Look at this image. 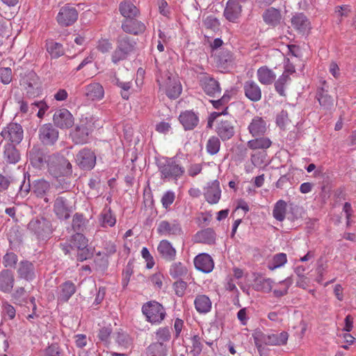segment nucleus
Returning a JSON list of instances; mask_svg holds the SVG:
<instances>
[{"label":"nucleus","mask_w":356,"mask_h":356,"mask_svg":"<svg viewBox=\"0 0 356 356\" xmlns=\"http://www.w3.org/2000/svg\"><path fill=\"white\" fill-rule=\"evenodd\" d=\"M85 94L88 99L97 101L104 97V90L99 83H92L86 86Z\"/></svg>","instance_id":"30"},{"label":"nucleus","mask_w":356,"mask_h":356,"mask_svg":"<svg viewBox=\"0 0 356 356\" xmlns=\"http://www.w3.org/2000/svg\"><path fill=\"white\" fill-rule=\"evenodd\" d=\"M28 294L23 287L17 288L12 295L14 302L19 305H23L27 303Z\"/></svg>","instance_id":"50"},{"label":"nucleus","mask_w":356,"mask_h":356,"mask_svg":"<svg viewBox=\"0 0 356 356\" xmlns=\"http://www.w3.org/2000/svg\"><path fill=\"white\" fill-rule=\"evenodd\" d=\"M236 121L232 116H225L218 121L216 131L222 140H227L235 134Z\"/></svg>","instance_id":"8"},{"label":"nucleus","mask_w":356,"mask_h":356,"mask_svg":"<svg viewBox=\"0 0 356 356\" xmlns=\"http://www.w3.org/2000/svg\"><path fill=\"white\" fill-rule=\"evenodd\" d=\"M220 148V139L215 136L210 137L206 145L207 152L210 155L216 154Z\"/></svg>","instance_id":"49"},{"label":"nucleus","mask_w":356,"mask_h":356,"mask_svg":"<svg viewBox=\"0 0 356 356\" xmlns=\"http://www.w3.org/2000/svg\"><path fill=\"white\" fill-rule=\"evenodd\" d=\"M273 282L270 278H257L254 280V289L257 291L268 293L272 290Z\"/></svg>","instance_id":"45"},{"label":"nucleus","mask_w":356,"mask_h":356,"mask_svg":"<svg viewBox=\"0 0 356 356\" xmlns=\"http://www.w3.org/2000/svg\"><path fill=\"white\" fill-rule=\"evenodd\" d=\"M78 18L76 8L69 4L63 6L56 17L58 23L62 26H68L73 24Z\"/></svg>","instance_id":"13"},{"label":"nucleus","mask_w":356,"mask_h":356,"mask_svg":"<svg viewBox=\"0 0 356 356\" xmlns=\"http://www.w3.org/2000/svg\"><path fill=\"white\" fill-rule=\"evenodd\" d=\"M196 243L213 244L216 241V234L212 229L207 228L198 232L195 236Z\"/></svg>","instance_id":"36"},{"label":"nucleus","mask_w":356,"mask_h":356,"mask_svg":"<svg viewBox=\"0 0 356 356\" xmlns=\"http://www.w3.org/2000/svg\"><path fill=\"white\" fill-rule=\"evenodd\" d=\"M44 227H48V222L44 219H33L28 224V228L38 234L44 231Z\"/></svg>","instance_id":"48"},{"label":"nucleus","mask_w":356,"mask_h":356,"mask_svg":"<svg viewBox=\"0 0 356 356\" xmlns=\"http://www.w3.org/2000/svg\"><path fill=\"white\" fill-rule=\"evenodd\" d=\"M159 170L162 179L177 180L185 172V169L174 159H168L160 162Z\"/></svg>","instance_id":"5"},{"label":"nucleus","mask_w":356,"mask_h":356,"mask_svg":"<svg viewBox=\"0 0 356 356\" xmlns=\"http://www.w3.org/2000/svg\"><path fill=\"white\" fill-rule=\"evenodd\" d=\"M74 209L72 198L70 197L58 196L54 201V213L60 220L68 219Z\"/></svg>","instance_id":"7"},{"label":"nucleus","mask_w":356,"mask_h":356,"mask_svg":"<svg viewBox=\"0 0 356 356\" xmlns=\"http://www.w3.org/2000/svg\"><path fill=\"white\" fill-rule=\"evenodd\" d=\"M20 86L26 90L29 97H35L41 92V84L38 76L34 73H29L20 81Z\"/></svg>","instance_id":"11"},{"label":"nucleus","mask_w":356,"mask_h":356,"mask_svg":"<svg viewBox=\"0 0 356 356\" xmlns=\"http://www.w3.org/2000/svg\"><path fill=\"white\" fill-rule=\"evenodd\" d=\"M187 273V268L181 262L174 263L170 268V275L173 278H177L185 275Z\"/></svg>","instance_id":"51"},{"label":"nucleus","mask_w":356,"mask_h":356,"mask_svg":"<svg viewBox=\"0 0 356 356\" xmlns=\"http://www.w3.org/2000/svg\"><path fill=\"white\" fill-rule=\"evenodd\" d=\"M51 191L49 182L44 179H38L33 183V191L39 197H43Z\"/></svg>","instance_id":"40"},{"label":"nucleus","mask_w":356,"mask_h":356,"mask_svg":"<svg viewBox=\"0 0 356 356\" xmlns=\"http://www.w3.org/2000/svg\"><path fill=\"white\" fill-rule=\"evenodd\" d=\"M136 41L126 35H120L117 38L115 49L111 54V60L114 64L126 60L136 49Z\"/></svg>","instance_id":"2"},{"label":"nucleus","mask_w":356,"mask_h":356,"mask_svg":"<svg viewBox=\"0 0 356 356\" xmlns=\"http://www.w3.org/2000/svg\"><path fill=\"white\" fill-rule=\"evenodd\" d=\"M329 86L325 81L322 82V86L319 88L316 92V99L321 106L325 110H330L334 105V99L329 95Z\"/></svg>","instance_id":"18"},{"label":"nucleus","mask_w":356,"mask_h":356,"mask_svg":"<svg viewBox=\"0 0 356 356\" xmlns=\"http://www.w3.org/2000/svg\"><path fill=\"white\" fill-rule=\"evenodd\" d=\"M195 268L204 273H210L212 271L214 263L210 255L206 253L200 254L194 259Z\"/></svg>","instance_id":"25"},{"label":"nucleus","mask_w":356,"mask_h":356,"mask_svg":"<svg viewBox=\"0 0 356 356\" xmlns=\"http://www.w3.org/2000/svg\"><path fill=\"white\" fill-rule=\"evenodd\" d=\"M76 286L71 281H66L58 288L57 300L58 303L67 302L76 292Z\"/></svg>","instance_id":"21"},{"label":"nucleus","mask_w":356,"mask_h":356,"mask_svg":"<svg viewBox=\"0 0 356 356\" xmlns=\"http://www.w3.org/2000/svg\"><path fill=\"white\" fill-rule=\"evenodd\" d=\"M166 76L165 79H157L160 89L170 99H176L181 92V86L175 77H171L168 74Z\"/></svg>","instance_id":"9"},{"label":"nucleus","mask_w":356,"mask_h":356,"mask_svg":"<svg viewBox=\"0 0 356 356\" xmlns=\"http://www.w3.org/2000/svg\"><path fill=\"white\" fill-rule=\"evenodd\" d=\"M186 287L187 284L183 280H178L173 284V289L175 294L179 297H182L184 295Z\"/></svg>","instance_id":"56"},{"label":"nucleus","mask_w":356,"mask_h":356,"mask_svg":"<svg viewBox=\"0 0 356 356\" xmlns=\"http://www.w3.org/2000/svg\"><path fill=\"white\" fill-rule=\"evenodd\" d=\"M233 60L232 54L227 50H223L220 52L219 55V62L220 63H231Z\"/></svg>","instance_id":"63"},{"label":"nucleus","mask_w":356,"mask_h":356,"mask_svg":"<svg viewBox=\"0 0 356 356\" xmlns=\"http://www.w3.org/2000/svg\"><path fill=\"white\" fill-rule=\"evenodd\" d=\"M195 307L200 314H206L211 309V301L205 295H198L194 300Z\"/></svg>","instance_id":"37"},{"label":"nucleus","mask_w":356,"mask_h":356,"mask_svg":"<svg viewBox=\"0 0 356 356\" xmlns=\"http://www.w3.org/2000/svg\"><path fill=\"white\" fill-rule=\"evenodd\" d=\"M122 30L129 34L138 35L143 33L146 29L145 25L134 18L125 19L122 23Z\"/></svg>","instance_id":"23"},{"label":"nucleus","mask_w":356,"mask_h":356,"mask_svg":"<svg viewBox=\"0 0 356 356\" xmlns=\"http://www.w3.org/2000/svg\"><path fill=\"white\" fill-rule=\"evenodd\" d=\"M58 138V131L51 124H45L40 128L39 138L44 145H54Z\"/></svg>","instance_id":"16"},{"label":"nucleus","mask_w":356,"mask_h":356,"mask_svg":"<svg viewBox=\"0 0 356 356\" xmlns=\"http://www.w3.org/2000/svg\"><path fill=\"white\" fill-rule=\"evenodd\" d=\"M289 287V282L284 281L280 283L279 289H275L273 293L276 297H281L287 293Z\"/></svg>","instance_id":"61"},{"label":"nucleus","mask_w":356,"mask_h":356,"mask_svg":"<svg viewBox=\"0 0 356 356\" xmlns=\"http://www.w3.org/2000/svg\"><path fill=\"white\" fill-rule=\"evenodd\" d=\"M258 81L263 85L272 84L276 78V74L273 70L264 65L260 67L257 71Z\"/></svg>","instance_id":"31"},{"label":"nucleus","mask_w":356,"mask_h":356,"mask_svg":"<svg viewBox=\"0 0 356 356\" xmlns=\"http://www.w3.org/2000/svg\"><path fill=\"white\" fill-rule=\"evenodd\" d=\"M170 329L167 327H160L156 332V339L158 342H163L168 341L170 339Z\"/></svg>","instance_id":"52"},{"label":"nucleus","mask_w":356,"mask_h":356,"mask_svg":"<svg viewBox=\"0 0 356 356\" xmlns=\"http://www.w3.org/2000/svg\"><path fill=\"white\" fill-rule=\"evenodd\" d=\"M142 312L146 321L152 325H159L166 316L163 306L154 300L145 303L142 307Z\"/></svg>","instance_id":"3"},{"label":"nucleus","mask_w":356,"mask_h":356,"mask_svg":"<svg viewBox=\"0 0 356 356\" xmlns=\"http://www.w3.org/2000/svg\"><path fill=\"white\" fill-rule=\"evenodd\" d=\"M1 135L4 140L13 144H19L23 138V129L21 125L10 123L1 131Z\"/></svg>","instance_id":"15"},{"label":"nucleus","mask_w":356,"mask_h":356,"mask_svg":"<svg viewBox=\"0 0 356 356\" xmlns=\"http://www.w3.org/2000/svg\"><path fill=\"white\" fill-rule=\"evenodd\" d=\"M112 332L111 326L104 327L99 330L98 338L103 342L108 343Z\"/></svg>","instance_id":"58"},{"label":"nucleus","mask_w":356,"mask_h":356,"mask_svg":"<svg viewBox=\"0 0 356 356\" xmlns=\"http://www.w3.org/2000/svg\"><path fill=\"white\" fill-rule=\"evenodd\" d=\"M289 122L288 113L286 111H282L277 116L276 123L281 127L284 128L286 127L287 123Z\"/></svg>","instance_id":"60"},{"label":"nucleus","mask_w":356,"mask_h":356,"mask_svg":"<svg viewBox=\"0 0 356 356\" xmlns=\"http://www.w3.org/2000/svg\"><path fill=\"white\" fill-rule=\"evenodd\" d=\"M175 200V193L172 191L165 192L161 197L162 206L165 209H168L174 202Z\"/></svg>","instance_id":"53"},{"label":"nucleus","mask_w":356,"mask_h":356,"mask_svg":"<svg viewBox=\"0 0 356 356\" xmlns=\"http://www.w3.org/2000/svg\"><path fill=\"white\" fill-rule=\"evenodd\" d=\"M253 138L247 143L248 147L252 151L264 150L269 148L272 145V142L268 138L259 136Z\"/></svg>","instance_id":"34"},{"label":"nucleus","mask_w":356,"mask_h":356,"mask_svg":"<svg viewBox=\"0 0 356 356\" xmlns=\"http://www.w3.org/2000/svg\"><path fill=\"white\" fill-rule=\"evenodd\" d=\"M119 10L121 15L126 19L134 18L139 15V10L129 1L120 3Z\"/></svg>","instance_id":"38"},{"label":"nucleus","mask_w":356,"mask_h":356,"mask_svg":"<svg viewBox=\"0 0 356 356\" xmlns=\"http://www.w3.org/2000/svg\"><path fill=\"white\" fill-rule=\"evenodd\" d=\"M158 6L159 13L165 17H169L170 12L168 8V3L165 0H159Z\"/></svg>","instance_id":"64"},{"label":"nucleus","mask_w":356,"mask_h":356,"mask_svg":"<svg viewBox=\"0 0 356 356\" xmlns=\"http://www.w3.org/2000/svg\"><path fill=\"white\" fill-rule=\"evenodd\" d=\"M12 81V70L9 67L0 68V81L8 84Z\"/></svg>","instance_id":"55"},{"label":"nucleus","mask_w":356,"mask_h":356,"mask_svg":"<svg viewBox=\"0 0 356 356\" xmlns=\"http://www.w3.org/2000/svg\"><path fill=\"white\" fill-rule=\"evenodd\" d=\"M294 29L301 34H307L311 29V24L307 17L302 13H297L291 19Z\"/></svg>","instance_id":"22"},{"label":"nucleus","mask_w":356,"mask_h":356,"mask_svg":"<svg viewBox=\"0 0 356 356\" xmlns=\"http://www.w3.org/2000/svg\"><path fill=\"white\" fill-rule=\"evenodd\" d=\"M17 261V256L13 252L6 253L3 257V264L6 267H13Z\"/></svg>","instance_id":"57"},{"label":"nucleus","mask_w":356,"mask_h":356,"mask_svg":"<svg viewBox=\"0 0 356 356\" xmlns=\"http://www.w3.org/2000/svg\"><path fill=\"white\" fill-rule=\"evenodd\" d=\"M156 232L160 236L173 238L183 234L180 223L176 220H161L159 222Z\"/></svg>","instance_id":"10"},{"label":"nucleus","mask_w":356,"mask_h":356,"mask_svg":"<svg viewBox=\"0 0 356 356\" xmlns=\"http://www.w3.org/2000/svg\"><path fill=\"white\" fill-rule=\"evenodd\" d=\"M2 307L4 315L8 316L9 319H13L15 317L16 310L13 305L8 302H3Z\"/></svg>","instance_id":"62"},{"label":"nucleus","mask_w":356,"mask_h":356,"mask_svg":"<svg viewBox=\"0 0 356 356\" xmlns=\"http://www.w3.org/2000/svg\"><path fill=\"white\" fill-rule=\"evenodd\" d=\"M291 82V77L285 75H281L278 79L275 82V89L276 92L280 95L286 96V89L289 87Z\"/></svg>","instance_id":"44"},{"label":"nucleus","mask_w":356,"mask_h":356,"mask_svg":"<svg viewBox=\"0 0 356 356\" xmlns=\"http://www.w3.org/2000/svg\"><path fill=\"white\" fill-rule=\"evenodd\" d=\"M48 171L55 177L65 176L72 173V165L63 156L51 155L47 160Z\"/></svg>","instance_id":"4"},{"label":"nucleus","mask_w":356,"mask_h":356,"mask_svg":"<svg viewBox=\"0 0 356 356\" xmlns=\"http://www.w3.org/2000/svg\"><path fill=\"white\" fill-rule=\"evenodd\" d=\"M267 129V122L259 115L254 116L248 127V130L252 137L264 136Z\"/></svg>","instance_id":"17"},{"label":"nucleus","mask_w":356,"mask_h":356,"mask_svg":"<svg viewBox=\"0 0 356 356\" xmlns=\"http://www.w3.org/2000/svg\"><path fill=\"white\" fill-rule=\"evenodd\" d=\"M192 343V351L198 355L201 353L202 349V343L201 342V339L198 335H195L191 339Z\"/></svg>","instance_id":"59"},{"label":"nucleus","mask_w":356,"mask_h":356,"mask_svg":"<svg viewBox=\"0 0 356 356\" xmlns=\"http://www.w3.org/2000/svg\"><path fill=\"white\" fill-rule=\"evenodd\" d=\"M241 6L236 0H229L224 11V15L227 20L236 22L241 15Z\"/></svg>","instance_id":"28"},{"label":"nucleus","mask_w":356,"mask_h":356,"mask_svg":"<svg viewBox=\"0 0 356 356\" xmlns=\"http://www.w3.org/2000/svg\"><path fill=\"white\" fill-rule=\"evenodd\" d=\"M99 223L103 227H113L116 223L115 216L111 208H104L99 215Z\"/></svg>","instance_id":"39"},{"label":"nucleus","mask_w":356,"mask_h":356,"mask_svg":"<svg viewBox=\"0 0 356 356\" xmlns=\"http://www.w3.org/2000/svg\"><path fill=\"white\" fill-rule=\"evenodd\" d=\"M97 49L103 54L108 53L112 49V43L108 39L101 38L97 42Z\"/></svg>","instance_id":"54"},{"label":"nucleus","mask_w":356,"mask_h":356,"mask_svg":"<svg viewBox=\"0 0 356 356\" xmlns=\"http://www.w3.org/2000/svg\"><path fill=\"white\" fill-rule=\"evenodd\" d=\"M287 204L283 200H278L274 205L273 216L278 221L282 222L285 219Z\"/></svg>","instance_id":"42"},{"label":"nucleus","mask_w":356,"mask_h":356,"mask_svg":"<svg viewBox=\"0 0 356 356\" xmlns=\"http://www.w3.org/2000/svg\"><path fill=\"white\" fill-rule=\"evenodd\" d=\"M289 334L286 332H282L279 334H271L265 335L263 341L268 346H284L287 343Z\"/></svg>","instance_id":"29"},{"label":"nucleus","mask_w":356,"mask_h":356,"mask_svg":"<svg viewBox=\"0 0 356 356\" xmlns=\"http://www.w3.org/2000/svg\"><path fill=\"white\" fill-rule=\"evenodd\" d=\"M179 120L185 130H192L199 123V118L194 112L191 111L181 113L179 116Z\"/></svg>","instance_id":"27"},{"label":"nucleus","mask_w":356,"mask_h":356,"mask_svg":"<svg viewBox=\"0 0 356 356\" xmlns=\"http://www.w3.org/2000/svg\"><path fill=\"white\" fill-rule=\"evenodd\" d=\"M47 51L52 58H58L65 54V50L60 43L51 40L46 44Z\"/></svg>","instance_id":"43"},{"label":"nucleus","mask_w":356,"mask_h":356,"mask_svg":"<svg viewBox=\"0 0 356 356\" xmlns=\"http://www.w3.org/2000/svg\"><path fill=\"white\" fill-rule=\"evenodd\" d=\"M157 250L163 259L168 261L175 259L177 251L169 241L161 240L158 245Z\"/></svg>","instance_id":"24"},{"label":"nucleus","mask_w":356,"mask_h":356,"mask_svg":"<svg viewBox=\"0 0 356 356\" xmlns=\"http://www.w3.org/2000/svg\"><path fill=\"white\" fill-rule=\"evenodd\" d=\"M3 158L10 163H16L19 161V153L13 143H8L4 146Z\"/></svg>","instance_id":"41"},{"label":"nucleus","mask_w":356,"mask_h":356,"mask_svg":"<svg viewBox=\"0 0 356 356\" xmlns=\"http://www.w3.org/2000/svg\"><path fill=\"white\" fill-rule=\"evenodd\" d=\"M88 245V240L82 234L76 233L72 236L67 243H61L60 247L65 254L70 253V250H77V260L83 261L92 256Z\"/></svg>","instance_id":"1"},{"label":"nucleus","mask_w":356,"mask_h":356,"mask_svg":"<svg viewBox=\"0 0 356 356\" xmlns=\"http://www.w3.org/2000/svg\"><path fill=\"white\" fill-rule=\"evenodd\" d=\"M14 276L9 270H3L0 273V290L3 292H10L14 285Z\"/></svg>","instance_id":"35"},{"label":"nucleus","mask_w":356,"mask_h":356,"mask_svg":"<svg viewBox=\"0 0 356 356\" xmlns=\"http://www.w3.org/2000/svg\"><path fill=\"white\" fill-rule=\"evenodd\" d=\"M221 196V190L220 183L218 180H214L209 183L204 193V197L208 203L211 204H217Z\"/></svg>","instance_id":"20"},{"label":"nucleus","mask_w":356,"mask_h":356,"mask_svg":"<svg viewBox=\"0 0 356 356\" xmlns=\"http://www.w3.org/2000/svg\"><path fill=\"white\" fill-rule=\"evenodd\" d=\"M93 130V122L88 118H81L71 132L72 141L76 145H83L89 141V135Z\"/></svg>","instance_id":"6"},{"label":"nucleus","mask_w":356,"mask_h":356,"mask_svg":"<svg viewBox=\"0 0 356 356\" xmlns=\"http://www.w3.org/2000/svg\"><path fill=\"white\" fill-rule=\"evenodd\" d=\"M75 162L81 169L89 170L95 165L96 156L90 149L83 148L76 154Z\"/></svg>","instance_id":"12"},{"label":"nucleus","mask_w":356,"mask_h":356,"mask_svg":"<svg viewBox=\"0 0 356 356\" xmlns=\"http://www.w3.org/2000/svg\"><path fill=\"white\" fill-rule=\"evenodd\" d=\"M19 277L27 281L32 280L35 277L34 266L32 263L24 261H21L17 268Z\"/></svg>","instance_id":"33"},{"label":"nucleus","mask_w":356,"mask_h":356,"mask_svg":"<svg viewBox=\"0 0 356 356\" xmlns=\"http://www.w3.org/2000/svg\"><path fill=\"white\" fill-rule=\"evenodd\" d=\"M200 82L204 92L209 96L213 97L221 92L219 83L209 75L202 76Z\"/></svg>","instance_id":"19"},{"label":"nucleus","mask_w":356,"mask_h":356,"mask_svg":"<svg viewBox=\"0 0 356 356\" xmlns=\"http://www.w3.org/2000/svg\"><path fill=\"white\" fill-rule=\"evenodd\" d=\"M53 122L57 127L61 129H67L73 126L74 119L67 109L60 108L54 114Z\"/></svg>","instance_id":"14"},{"label":"nucleus","mask_w":356,"mask_h":356,"mask_svg":"<svg viewBox=\"0 0 356 356\" xmlns=\"http://www.w3.org/2000/svg\"><path fill=\"white\" fill-rule=\"evenodd\" d=\"M166 352V348L162 342L153 343L147 348L148 356H165Z\"/></svg>","instance_id":"47"},{"label":"nucleus","mask_w":356,"mask_h":356,"mask_svg":"<svg viewBox=\"0 0 356 356\" xmlns=\"http://www.w3.org/2000/svg\"><path fill=\"white\" fill-rule=\"evenodd\" d=\"M245 97L252 102H258L261 99V90L254 81H247L243 86Z\"/></svg>","instance_id":"26"},{"label":"nucleus","mask_w":356,"mask_h":356,"mask_svg":"<svg viewBox=\"0 0 356 356\" xmlns=\"http://www.w3.org/2000/svg\"><path fill=\"white\" fill-rule=\"evenodd\" d=\"M287 262V256L285 253H278L275 254L270 262L268 263V268L270 270H274L277 268H281Z\"/></svg>","instance_id":"46"},{"label":"nucleus","mask_w":356,"mask_h":356,"mask_svg":"<svg viewBox=\"0 0 356 356\" xmlns=\"http://www.w3.org/2000/svg\"><path fill=\"white\" fill-rule=\"evenodd\" d=\"M262 17L266 24L274 27L279 25L282 19L280 10L273 7L266 10Z\"/></svg>","instance_id":"32"}]
</instances>
